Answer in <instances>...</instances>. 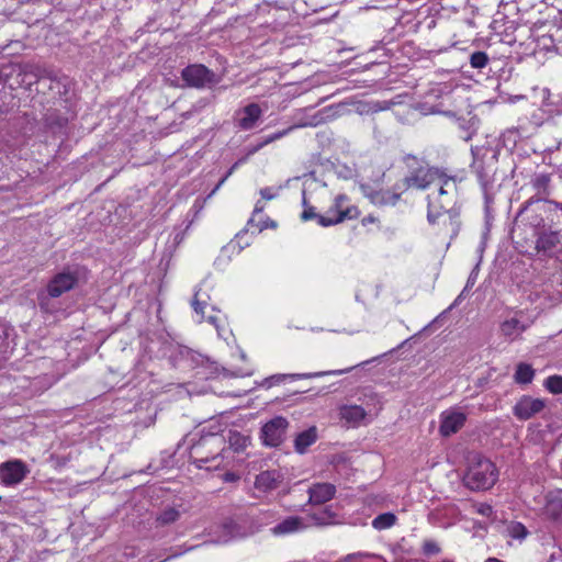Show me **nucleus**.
<instances>
[{
  "mask_svg": "<svg viewBox=\"0 0 562 562\" xmlns=\"http://www.w3.org/2000/svg\"><path fill=\"white\" fill-rule=\"evenodd\" d=\"M211 295L205 288V284H201L192 299L191 305L196 315H199V322L201 323L204 319V308L210 304Z\"/></svg>",
  "mask_w": 562,
  "mask_h": 562,
  "instance_id": "21",
  "label": "nucleus"
},
{
  "mask_svg": "<svg viewBox=\"0 0 562 562\" xmlns=\"http://www.w3.org/2000/svg\"><path fill=\"white\" fill-rule=\"evenodd\" d=\"M464 481L473 491L488 490L497 481V469L488 459L480 458L470 465Z\"/></svg>",
  "mask_w": 562,
  "mask_h": 562,
  "instance_id": "3",
  "label": "nucleus"
},
{
  "mask_svg": "<svg viewBox=\"0 0 562 562\" xmlns=\"http://www.w3.org/2000/svg\"><path fill=\"white\" fill-rule=\"evenodd\" d=\"M304 518L291 516L277 524L271 530L276 536L289 535L307 528Z\"/></svg>",
  "mask_w": 562,
  "mask_h": 562,
  "instance_id": "18",
  "label": "nucleus"
},
{
  "mask_svg": "<svg viewBox=\"0 0 562 562\" xmlns=\"http://www.w3.org/2000/svg\"><path fill=\"white\" fill-rule=\"evenodd\" d=\"M180 517V513L170 507L165 509L157 518L161 525H168L175 522Z\"/></svg>",
  "mask_w": 562,
  "mask_h": 562,
  "instance_id": "34",
  "label": "nucleus"
},
{
  "mask_svg": "<svg viewBox=\"0 0 562 562\" xmlns=\"http://www.w3.org/2000/svg\"><path fill=\"white\" fill-rule=\"evenodd\" d=\"M467 420V415L457 409L446 411L441 414L439 431L442 436L449 437L460 430Z\"/></svg>",
  "mask_w": 562,
  "mask_h": 562,
  "instance_id": "14",
  "label": "nucleus"
},
{
  "mask_svg": "<svg viewBox=\"0 0 562 562\" xmlns=\"http://www.w3.org/2000/svg\"><path fill=\"white\" fill-rule=\"evenodd\" d=\"M311 520L315 526L324 527L329 525L338 524V515L333 512L329 507L324 508L321 512L313 513L310 515Z\"/></svg>",
  "mask_w": 562,
  "mask_h": 562,
  "instance_id": "24",
  "label": "nucleus"
},
{
  "mask_svg": "<svg viewBox=\"0 0 562 562\" xmlns=\"http://www.w3.org/2000/svg\"><path fill=\"white\" fill-rule=\"evenodd\" d=\"M79 276L77 271L65 269L55 274L47 283L46 292L49 297H59L64 293L72 290L78 283Z\"/></svg>",
  "mask_w": 562,
  "mask_h": 562,
  "instance_id": "8",
  "label": "nucleus"
},
{
  "mask_svg": "<svg viewBox=\"0 0 562 562\" xmlns=\"http://www.w3.org/2000/svg\"><path fill=\"white\" fill-rule=\"evenodd\" d=\"M358 557H370V554H368V553H355V554H349L347 557V559L348 560H352V559L358 558Z\"/></svg>",
  "mask_w": 562,
  "mask_h": 562,
  "instance_id": "44",
  "label": "nucleus"
},
{
  "mask_svg": "<svg viewBox=\"0 0 562 562\" xmlns=\"http://www.w3.org/2000/svg\"><path fill=\"white\" fill-rule=\"evenodd\" d=\"M438 190L428 194L427 218L430 224L440 223L448 227L452 235L459 231L458 213L453 205L458 195V183L456 178L448 177L446 173L437 183Z\"/></svg>",
  "mask_w": 562,
  "mask_h": 562,
  "instance_id": "1",
  "label": "nucleus"
},
{
  "mask_svg": "<svg viewBox=\"0 0 562 562\" xmlns=\"http://www.w3.org/2000/svg\"><path fill=\"white\" fill-rule=\"evenodd\" d=\"M223 532H224L223 538L218 539L217 542H227L231 539L240 538V537L246 536V533L240 530L239 525L234 520L226 521L223 525Z\"/></svg>",
  "mask_w": 562,
  "mask_h": 562,
  "instance_id": "28",
  "label": "nucleus"
},
{
  "mask_svg": "<svg viewBox=\"0 0 562 562\" xmlns=\"http://www.w3.org/2000/svg\"><path fill=\"white\" fill-rule=\"evenodd\" d=\"M533 210L528 207V211L522 215L517 216V218L521 217V221H526V226H529L532 231V234H537V232H541L544 227V220L541 214H531Z\"/></svg>",
  "mask_w": 562,
  "mask_h": 562,
  "instance_id": "25",
  "label": "nucleus"
},
{
  "mask_svg": "<svg viewBox=\"0 0 562 562\" xmlns=\"http://www.w3.org/2000/svg\"><path fill=\"white\" fill-rule=\"evenodd\" d=\"M317 440L316 427H310L308 429L300 432L294 439V448L299 453L306 452L307 448Z\"/></svg>",
  "mask_w": 562,
  "mask_h": 562,
  "instance_id": "23",
  "label": "nucleus"
},
{
  "mask_svg": "<svg viewBox=\"0 0 562 562\" xmlns=\"http://www.w3.org/2000/svg\"><path fill=\"white\" fill-rule=\"evenodd\" d=\"M543 513L547 518L562 524V497L553 493L548 494Z\"/></svg>",
  "mask_w": 562,
  "mask_h": 562,
  "instance_id": "20",
  "label": "nucleus"
},
{
  "mask_svg": "<svg viewBox=\"0 0 562 562\" xmlns=\"http://www.w3.org/2000/svg\"><path fill=\"white\" fill-rule=\"evenodd\" d=\"M38 300H40V305L41 307H44V300L45 297H43L42 295L38 296Z\"/></svg>",
  "mask_w": 562,
  "mask_h": 562,
  "instance_id": "47",
  "label": "nucleus"
},
{
  "mask_svg": "<svg viewBox=\"0 0 562 562\" xmlns=\"http://www.w3.org/2000/svg\"><path fill=\"white\" fill-rule=\"evenodd\" d=\"M550 182H551V178L547 173L536 175L531 179L530 183H531V187L535 190L536 194L533 196H531L525 203V205L519 211V215H522L524 213H526L528 211V207L535 203L548 202L547 198L550 195ZM549 203L553 204L555 207H560L562 210V206H560L559 203H554L551 201H549Z\"/></svg>",
  "mask_w": 562,
  "mask_h": 562,
  "instance_id": "10",
  "label": "nucleus"
},
{
  "mask_svg": "<svg viewBox=\"0 0 562 562\" xmlns=\"http://www.w3.org/2000/svg\"><path fill=\"white\" fill-rule=\"evenodd\" d=\"M348 195L341 193L334 198L331 206L319 217V225L329 227L340 224L347 220H355L360 215L356 205L348 204Z\"/></svg>",
  "mask_w": 562,
  "mask_h": 562,
  "instance_id": "4",
  "label": "nucleus"
},
{
  "mask_svg": "<svg viewBox=\"0 0 562 562\" xmlns=\"http://www.w3.org/2000/svg\"><path fill=\"white\" fill-rule=\"evenodd\" d=\"M544 406L543 400L525 395L515 404L513 413L518 419L527 420L540 413Z\"/></svg>",
  "mask_w": 562,
  "mask_h": 562,
  "instance_id": "13",
  "label": "nucleus"
},
{
  "mask_svg": "<svg viewBox=\"0 0 562 562\" xmlns=\"http://www.w3.org/2000/svg\"><path fill=\"white\" fill-rule=\"evenodd\" d=\"M529 327V324L521 322L517 317L505 319L501 324L502 335L509 341L519 338L520 335Z\"/></svg>",
  "mask_w": 562,
  "mask_h": 562,
  "instance_id": "19",
  "label": "nucleus"
},
{
  "mask_svg": "<svg viewBox=\"0 0 562 562\" xmlns=\"http://www.w3.org/2000/svg\"><path fill=\"white\" fill-rule=\"evenodd\" d=\"M400 183L393 187V190H373L370 184L361 183L360 189L362 193L378 206L395 205L401 198L403 192L402 189H397Z\"/></svg>",
  "mask_w": 562,
  "mask_h": 562,
  "instance_id": "11",
  "label": "nucleus"
},
{
  "mask_svg": "<svg viewBox=\"0 0 562 562\" xmlns=\"http://www.w3.org/2000/svg\"><path fill=\"white\" fill-rule=\"evenodd\" d=\"M395 522H396V516L393 513H384V514L378 515L372 520V527L375 528L376 530H383V529L391 528L392 526L395 525Z\"/></svg>",
  "mask_w": 562,
  "mask_h": 562,
  "instance_id": "29",
  "label": "nucleus"
},
{
  "mask_svg": "<svg viewBox=\"0 0 562 562\" xmlns=\"http://www.w3.org/2000/svg\"><path fill=\"white\" fill-rule=\"evenodd\" d=\"M488 63V56L485 52H474L470 56V65L473 68L482 69L484 68Z\"/></svg>",
  "mask_w": 562,
  "mask_h": 562,
  "instance_id": "33",
  "label": "nucleus"
},
{
  "mask_svg": "<svg viewBox=\"0 0 562 562\" xmlns=\"http://www.w3.org/2000/svg\"><path fill=\"white\" fill-rule=\"evenodd\" d=\"M339 414L341 419L352 426L359 425L367 416L364 408L359 405L342 406Z\"/></svg>",
  "mask_w": 562,
  "mask_h": 562,
  "instance_id": "22",
  "label": "nucleus"
},
{
  "mask_svg": "<svg viewBox=\"0 0 562 562\" xmlns=\"http://www.w3.org/2000/svg\"><path fill=\"white\" fill-rule=\"evenodd\" d=\"M544 386L552 394H562V376L551 375L547 378Z\"/></svg>",
  "mask_w": 562,
  "mask_h": 562,
  "instance_id": "32",
  "label": "nucleus"
},
{
  "mask_svg": "<svg viewBox=\"0 0 562 562\" xmlns=\"http://www.w3.org/2000/svg\"><path fill=\"white\" fill-rule=\"evenodd\" d=\"M294 127L291 126L286 130H283V131H280V132H277V133H273L267 137H265L260 143H258L257 145H252V146H249L247 147V153H246V156L249 157L254 154H256L257 151H259L261 148H263L265 146L269 145L270 143L274 142V140H278L280 139L281 137L285 136L291 130H293Z\"/></svg>",
  "mask_w": 562,
  "mask_h": 562,
  "instance_id": "26",
  "label": "nucleus"
},
{
  "mask_svg": "<svg viewBox=\"0 0 562 562\" xmlns=\"http://www.w3.org/2000/svg\"><path fill=\"white\" fill-rule=\"evenodd\" d=\"M479 513L482 515H490V513H492V507L490 505H481Z\"/></svg>",
  "mask_w": 562,
  "mask_h": 562,
  "instance_id": "42",
  "label": "nucleus"
},
{
  "mask_svg": "<svg viewBox=\"0 0 562 562\" xmlns=\"http://www.w3.org/2000/svg\"><path fill=\"white\" fill-rule=\"evenodd\" d=\"M535 370L528 363H519L516 368L514 379L519 384H528L533 380Z\"/></svg>",
  "mask_w": 562,
  "mask_h": 562,
  "instance_id": "27",
  "label": "nucleus"
},
{
  "mask_svg": "<svg viewBox=\"0 0 562 562\" xmlns=\"http://www.w3.org/2000/svg\"><path fill=\"white\" fill-rule=\"evenodd\" d=\"M225 440L220 435H206L191 448V457L198 468L217 469L222 464Z\"/></svg>",
  "mask_w": 562,
  "mask_h": 562,
  "instance_id": "2",
  "label": "nucleus"
},
{
  "mask_svg": "<svg viewBox=\"0 0 562 562\" xmlns=\"http://www.w3.org/2000/svg\"><path fill=\"white\" fill-rule=\"evenodd\" d=\"M263 115V109L258 103H249L234 113V125L240 131H250L257 127Z\"/></svg>",
  "mask_w": 562,
  "mask_h": 562,
  "instance_id": "9",
  "label": "nucleus"
},
{
  "mask_svg": "<svg viewBox=\"0 0 562 562\" xmlns=\"http://www.w3.org/2000/svg\"><path fill=\"white\" fill-rule=\"evenodd\" d=\"M423 549L426 554H437L440 551L439 546L432 541H426Z\"/></svg>",
  "mask_w": 562,
  "mask_h": 562,
  "instance_id": "36",
  "label": "nucleus"
},
{
  "mask_svg": "<svg viewBox=\"0 0 562 562\" xmlns=\"http://www.w3.org/2000/svg\"><path fill=\"white\" fill-rule=\"evenodd\" d=\"M27 473L29 469L21 460H10L0 464V481L7 486L21 483Z\"/></svg>",
  "mask_w": 562,
  "mask_h": 562,
  "instance_id": "12",
  "label": "nucleus"
},
{
  "mask_svg": "<svg viewBox=\"0 0 562 562\" xmlns=\"http://www.w3.org/2000/svg\"><path fill=\"white\" fill-rule=\"evenodd\" d=\"M241 160L235 162L231 169L227 171V173L220 180V182L216 184V187L212 190L211 194H214L222 186L223 183L227 180V178L234 172V170L236 169V167L238 166V164L240 162Z\"/></svg>",
  "mask_w": 562,
  "mask_h": 562,
  "instance_id": "37",
  "label": "nucleus"
},
{
  "mask_svg": "<svg viewBox=\"0 0 562 562\" xmlns=\"http://www.w3.org/2000/svg\"><path fill=\"white\" fill-rule=\"evenodd\" d=\"M507 532L514 539H524L527 536V528L517 521H512L507 525Z\"/></svg>",
  "mask_w": 562,
  "mask_h": 562,
  "instance_id": "31",
  "label": "nucleus"
},
{
  "mask_svg": "<svg viewBox=\"0 0 562 562\" xmlns=\"http://www.w3.org/2000/svg\"><path fill=\"white\" fill-rule=\"evenodd\" d=\"M282 474L277 470H267L257 475L255 485L260 491H271L280 486Z\"/></svg>",
  "mask_w": 562,
  "mask_h": 562,
  "instance_id": "17",
  "label": "nucleus"
},
{
  "mask_svg": "<svg viewBox=\"0 0 562 562\" xmlns=\"http://www.w3.org/2000/svg\"><path fill=\"white\" fill-rule=\"evenodd\" d=\"M265 209V205L260 202H257L256 205H255V210H254V215L257 214V213H260L262 212Z\"/></svg>",
  "mask_w": 562,
  "mask_h": 562,
  "instance_id": "43",
  "label": "nucleus"
},
{
  "mask_svg": "<svg viewBox=\"0 0 562 562\" xmlns=\"http://www.w3.org/2000/svg\"><path fill=\"white\" fill-rule=\"evenodd\" d=\"M352 368L353 367H351L349 369H345V370H334V371H328V372H316V373H307V374H297L296 376L297 378H313V376H322V375H325V374L339 375V374H344V373L349 372Z\"/></svg>",
  "mask_w": 562,
  "mask_h": 562,
  "instance_id": "35",
  "label": "nucleus"
},
{
  "mask_svg": "<svg viewBox=\"0 0 562 562\" xmlns=\"http://www.w3.org/2000/svg\"><path fill=\"white\" fill-rule=\"evenodd\" d=\"M260 195L266 200H272L274 198V194L272 193V190L270 188L261 189Z\"/></svg>",
  "mask_w": 562,
  "mask_h": 562,
  "instance_id": "39",
  "label": "nucleus"
},
{
  "mask_svg": "<svg viewBox=\"0 0 562 562\" xmlns=\"http://www.w3.org/2000/svg\"><path fill=\"white\" fill-rule=\"evenodd\" d=\"M445 175L439 168L436 167H419L411 172L409 176L403 179V182L397 186V189H402L403 191L415 188L418 190H426L431 184L438 183V181Z\"/></svg>",
  "mask_w": 562,
  "mask_h": 562,
  "instance_id": "5",
  "label": "nucleus"
},
{
  "mask_svg": "<svg viewBox=\"0 0 562 562\" xmlns=\"http://www.w3.org/2000/svg\"><path fill=\"white\" fill-rule=\"evenodd\" d=\"M204 321L214 325L215 327H218V318L215 315H209L207 317L204 316V319L202 322Z\"/></svg>",
  "mask_w": 562,
  "mask_h": 562,
  "instance_id": "40",
  "label": "nucleus"
},
{
  "mask_svg": "<svg viewBox=\"0 0 562 562\" xmlns=\"http://www.w3.org/2000/svg\"><path fill=\"white\" fill-rule=\"evenodd\" d=\"M302 204L304 206V210L303 212L301 213V220L303 222H307V221H311V220H316L317 223L319 224V217L324 216L323 214H318L316 211H315V207L310 205L307 203V200H306V196L305 194H303V201H302Z\"/></svg>",
  "mask_w": 562,
  "mask_h": 562,
  "instance_id": "30",
  "label": "nucleus"
},
{
  "mask_svg": "<svg viewBox=\"0 0 562 562\" xmlns=\"http://www.w3.org/2000/svg\"><path fill=\"white\" fill-rule=\"evenodd\" d=\"M361 222H362V225L366 226L368 224L375 223L376 218L373 215H368V216L363 217Z\"/></svg>",
  "mask_w": 562,
  "mask_h": 562,
  "instance_id": "41",
  "label": "nucleus"
},
{
  "mask_svg": "<svg viewBox=\"0 0 562 562\" xmlns=\"http://www.w3.org/2000/svg\"><path fill=\"white\" fill-rule=\"evenodd\" d=\"M485 562H503V561H501V560H498L496 558H490Z\"/></svg>",
  "mask_w": 562,
  "mask_h": 562,
  "instance_id": "46",
  "label": "nucleus"
},
{
  "mask_svg": "<svg viewBox=\"0 0 562 562\" xmlns=\"http://www.w3.org/2000/svg\"><path fill=\"white\" fill-rule=\"evenodd\" d=\"M535 240V254L550 256L553 249L560 244L559 234L557 232H537L532 234Z\"/></svg>",
  "mask_w": 562,
  "mask_h": 562,
  "instance_id": "15",
  "label": "nucleus"
},
{
  "mask_svg": "<svg viewBox=\"0 0 562 562\" xmlns=\"http://www.w3.org/2000/svg\"><path fill=\"white\" fill-rule=\"evenodd\" d=\"M336 493V486L330 483H316L308 488V502L321 505L330 501Z\"/></svg>",
  "mask_w": 562,
  "mask_h": 562,
  "instance_id": "16",
  "label": "nucleus"
},
{
  "mask_svg": "<svg viewBox=\"0 0 562 562\" xmlns=\"http://www.w3.org/2000/svg\"><path fill=\"white\" fill-rule=\"evenodd\" d=\"M181 78L189 87L198 89L212 87L220 82V77L201 64L187 66L181 71Z\"/></svg>",
  "mask_w": 562,
  "mask_h": 562,
  "instance_id": "6",
  "label": "nucleus"
},
{
  "mask_svg": "<svg viewBox=\"0 0 562 562\" xmlns=\"http://www.w3.org/2000/svg\"><path fill=\"white\" fill-rule=\"evenodd\" d=\"M289 422L282 416H276L267 422L260 430V439L267 447H279L285 439Z\"/></svg>",
  "mask_w": 562,
  "mask_h": 562,
  "instance_id": "7",
  "label": "nucleus"
},
{
  "mask_svg": "<svg viewBox=\"0 0 562 562\" xmlns=\"http://www.w3.org/2000/svg\"><path fill=\"white\" fill-rule=\"evenodd\" d=\"M245 441L246 439L240 435H234L233 437H231V445L236 446L235 450L243 448L245 446Z\"/></svg>",
  "mask_w": 562,
  "mask_h": 562,
  "instance_id": "38",
  "label": "nucleus"
},
{
  "mask_svg": "<svg viewBox=\"0 0 562 562\" xmlns=\"http://www.w3.org/2000/svg\"><path fill=\"white\" fill-rule=\"evenodd\" d=\"M237 479V476L234 474V473H226L225 474V481H235Z\"/></svg>",
  "mask_w": 562,
  "mask_h": 562,
  "instance_id": "45",
  "label": "nucleus"
}]
</instances>
